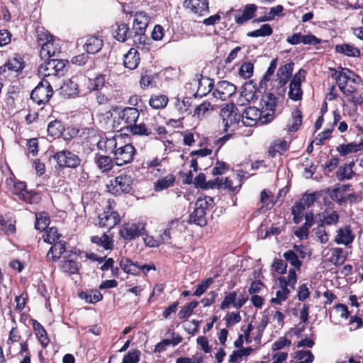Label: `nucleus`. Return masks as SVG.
Listing matches in <instances>:
<instances>
[{
	"label": "nucleus",
	"mask_w": 363,
	"mask_h": 363,
	"mask_svg": "<svg viewBox=\"0 0 363 363\" xmlns=\"http://www.w3.org/2000/svg\"><path fill=\"white\" fill-rule=\"evenodd\" d=\"M150 21V17L145 11L137 12L134 16L132 33L145 32Z\"/></svg>",
	"instance_id": "4468645a"
},
{
	"label": "nucleus",
	"mask_w": 363,
	"mask_h": 363,
	"mask_svg": "<svg viewBox=\"0 0 363 363\" xmlns=\"http://www.w3.org/2000/svg\"><path fill=\"white\" fill-rule=\"evenodd\" d=\"M120 267L123 271L132 275H138L140 274L139 264L133 262L131 259L123 257L120 260Z\"/></svg>",
	"instance_id": "a878e982"
},
{
	"label": "nucleus",
	"mask_w": 363,
	"mask_h": 363,
	"mask_svg": "<svg viewBox=\"0 0 363 363\" xmlns=\"http://www.w3.org/2000/svg\"><path fill=\"white\" fill-rule=\"evenodd\" d=\"M34 332L43 347L48 346L50 340L44 327L36 320H32Z\"/></svg>",
	"instance_id": "b1692460"
},
{
	"label": "nucleus",
	"mask_w": 363,
	"mask_h": 363,
	"mask_svg": "<svg viewBox=\"0 0 363 363\" xmlns=\"http://www.w3.org/2000/svg\"><path fill=\"white\" fill-rule=\"evenodd\" d=\"M272 120V113H264L261 109L255 106L246 108L242 113V121L245 126H253L257 123L264 125Z\"/></svg>",
	"instance_id": "f03ea898"
},
{
	"label": "nucleus",
	"mask_w": 363,
	"mask_h": 363,
	"mask_svg": "<svg viewBox=\"0 0 363 363\" xmlns=\"http://www.w3.org/2000/svg\"><path fill=\"white\" fill-rule=\"evenodd\" d=\"M292 123L288 124L287 130L290 133L296 132L302 123V113L300 109L295 108L292 113Z\"/></svg>",
	"instance_id": "e433bc0d"
},
{
	"label": "nucleus",
	"mask_w": 363,
	"mask_h": 363,
	"mask_svg": "<svg viewBox=\"0 0 363 363\" xmlns=\"http://www.w3.org/2000/svg\"><path fill=\"white\" fill-rule=\"evenodd\" d=\"M223 124V131L228 132L233 126L237 125L242 114L238 112V109L234 104H228L225 107L220 110V113Z\"/></svg>",
	"instance_id": "39448f33"
},
{
	"label": "nucleus",
	"mask_w": 363,
	"mask_h": 363,
	"mask_svg": "<svg viewBox=\"0 0 363 363\" xmlns=\"http://www.w3.org/2000/svg\"><path fill=\"white\" fill-rule=\"evenodd\" d=\"M50 224V218L45 212L40 213L36 216L35 228L40 231L45 230Z\"/></svg>",
	"instance_id": "49530a36"
},
{
	"label": "nucleus",
	"mask_w": 363,
	"mask_h": 363,
	"mask_svg": "<svg viewBox=\"0 0 363 363\" xmlns=\"http://www.w3.org/2000/svg\"><path fill=\"white\" fill-rule=\"evenodd\" d=\"M40 196L37 192L28 191L24 192L23 196H21L20 199L28 203H37L40 201Z\"/></svg>",
	"instance_id": "69168bd1"
},
{
	"label": "nucleus",
	"mask_w": 363,
	"mask_h": 363,
	"mask_svg": "<svg viewBox=\"0 0 363 363\" xmlns=\"http://www.w3.org/2000/svg\"><path fill=\"white\" fill-rule=\"evenodd\" d=\"M277 62H278L277 58L273 59L271 61L270 65H269L266 73L262 77V79H261V81L259 82V89L263 88V86H266V83L270 80L272 75L274 74V71L277 67Z\"/></svg>",
	"instance_id": "de8ad7c7"
},
{
	"label": "nucleus",
	"mask_w": 363,
	"mask_h": 363,
	"mask_svg": "<svg viewBox=\"0 0 363 363\" xmlns=\"http://www.w3.org/2000/svg\"><path fill=\"white\" fill-rule=\"evenodd\" d=\"M133 179L129 174H121L111 182L110 189L113 194L120 195L123 193H130L132 190Z\"/></svg>",
	"instance_id": "6e6552de"
},
{
	"label": "nucleus",
	"mask_w": 363,
	"mask_h": 363,
	"mask_svg": "<svg viewBox=\"0 0 363 363\" xmlns=\"http://www.w3.org/2000/svg\"><path fill=\"white\" fill-rule=\"evenodd\" d=\"M253 351L252 347H245L240 350H234L230 355L229 363H236L243 356H249Z\"/></svg>",
	"instance_id": "8fccbe9b"
},
{
	"label": "nucleus",
	"mask_w": 363,
	"mask_h": 363,
	"mask_svg": "<svg viewBox=\"0 0 363 363\" xmlns=\"http://www.w3.org/2000/svg\"><path fill=\"white\" fill-rule=\"evenodd\" d=\"M354 174L352 167L345 164L340 166L336 172V177L339 181H344L345 179H350Z\"/></svg>",
	"instance_id": "a18cd8bd"
},
{
	"label": "nucleus",
	"mask_w": 363,
	"mask_h": 363,
	"mask_svg": "<svg viewBox=\"0 0 363 363\" xmlns=\"http://www.w3.org/2000/svg\"><path fill=\"white\" fill-rule=\"evenodd\" d=\"M183 6L199 16H204L209 12L208 0H184Z\"/></svg>",
	"instance_id": "f8f14e48"
},
{
	"label": "nucleus",
	"mask_w": 363,
	"mask_h": 363,
	"mask_svg": "<svg viewBox=\"0 0 363 363\" xmlns=\"http://www.w3.org/2000/svg\"><path fill=\"white\" fill-rule=\"evenodd\" d=\"M213 81L210 78H206L203 79V81H199V88L196 91L194 94V96L195 98L199 96L200 98L206 96L207 94H208L213 87Z\"/></svg>",
	"instance_id": "c756f323"
},
{
	"label": "nucleus",
	"mask_w": 363,
	"mask_h": 363,
	"mask_svg": "<svg viewBox=\"0 0 363 363\" xmlns=\"http://www.w3.org/2000/svg\"><path fill=\"white\" fill-rule=\"evenodd\" d=\"M199 302L196 301H191L184 305L178 313V316L181 320H186L193 313L194 310L198 306Z\"/></svg>",
	"instance_id": "37998d69"
},
{
	"label": "nucleus",
	"mask_w": 363,
	"mask_h": 363,
	"mask_svg": "<svg viewBox=\"0 0 363 363\" xmlns=\"http://www.w3.org/2000/svg\"><path fill=\"white\" fill-rule=\"evenodd\" d=\"M362 143H350L346 145L342 144L337 147L336 150L341 156H346L350 153L357 152L361 150Z\"/></svg>",
	"instance_id": "f704fd0d"
},
{
	"label": "nucleus",
	"mask_w": 363,
	"mask_h": 363,
	"mask_svg": "<svg viewBox=\"0 0 363 363\" xmlns=\"http://www.w3.org/2000/svg\"><path fill=\"white\" fill-rule=\"evenodd\" d=\"M354 235L350 226H346L345 228H340L337 230V234L335 238V242L337 244H344L348 245L352 242Z\"/></svg>",
	"instance_id": "aec40b11"
},
{
	"label": "nucleus",
	"mask_w": 363,
	"mask_h": 363,
	"mask_svg": "<svg viewBox=\"0 0 363 363\" xmlns=\"http://www.w3.org/2000/svg\"><path fill=\"white\" fill-rule=\"evenodd\" d=\"M52 94L53 90L50 82L43 79L31 91L30 99L37 104L41 105L48 102Z\"/></svg>",
	"instance_id": "20e7f679"
},
{
	"label": "nucleus",
	"mask_w": 363,
	"mask_h": 363,
	"mask_svg": "<svg viewBox=\"0 0 363 363\" xmlns=\"http://www.w3.org/2000/svg\"><path fill=\"white\" fill-rule=\"evenodd\" d=\"M312 226L308 223H304L301 227L297 228L294 231V235L300 240H302L308 238L309 234V229Z\"/></svg>",
	"instance_id": "bf43d9fd"
},
{
	"label": "nucleus",
	"mask_w": 363,
	"mask_h": 363,
	"mask_svg": "<svg viewBox=\"0 0 363 363\" xmlns=\"http://www.w3.org/2000/svg\"><path fill=\"white\" fill-rule=\"evenodd\" d=\"M53 158L61 168L76 169L82 162L78 155L65 149L55 152Z\"/></svg>",
	"instance_id": "7ed1b4c3"
},
{
	"label": "nucleus",
	"mask_w": 363,
	"mask_h": 363,
	"mask_svg": "<svg viewBox=\"0 0 363 363\" xmlns=\"http://www.w3.org/2000/svg\"><path fill=\"white\" fill-rule=\"evenodd\" d=\"M60 267L65 272L69 274H75L78 272L77 263L72 259H66L61 261Z\"/></svg>",
	"instance_id": "3c124183"
},
{
	"label": "nucleus",
	"mask_w": 363,
	"mask_h": 363,
	"mask_svg": "<svg viewBox=\"0 0 363 363\" xmlns=\"http://www.w3.org/2000/svg\"><path fill=\"white\" fill-rule=\"evenodd\" d=\"M79 94L77 77H72L66 80L60 87V94L65 98L77 96Z\"/></svg>",
	"instance_id": "dca6fc26"
},
{
	"label": "nucleus",
	"mask_w": 363,
	"mask_h": 363,
	"mask_svg": "<svg viewBox=\"0 0 363 363\" xmlns=\"http://www.w3.org/2000/svg\"><path fill=\"white\" fill-rule=\"evenodd\" d=\"M140 352L138 350L129 351L124 355L122 363H138L140 361Z\"/></svg>",
	"instance_id": "680f3d73"
},
{
	"label": "nucleus",
	"mask_w": 363,
	"mask_h": 363,
	"mask_svg": "<svg viewBox=\"0 0 363 363\" xmlns=\"http://www.w3.org/2000/svg\"><path fill=\"white\" fill-rule=\"evenodd\" d=\"M213 283V279L208 278L201 281V282L197 285L195 291L193 293V296H201L209 286Z\"/></svg>",
	"instance_id": "e2e57ef3"
},
{
	"label": "nucleus",
	"mask_w": 363,
	"mask_h": 363,
	"mask_svg": "<svg viewBox=\"0 0 363 363\" xmlns=\"http://www.w3.org/2000/svg\"><path fill=\"white\" fill-rule=\"evenodd\" d=\"M99 225L101 228L111 229L120 222V216L117 211L108 206L106 211L99 215Z\"/></svg>",
	"instance_id": "9b49d317"
},
{
	"label": "nucleus",
	"mask_w": 363,
	"mask_h": 363,
	"mask_svg": "<svg viewBox=\"0 0 363 363\" xmlns=\"http://www.w3.org/2000/svg\"><path fill=\"white\" fill-rule=\"evenodd\" d=\"M257 87L252 80L245 82L242 86L241 96L247 101L253 100L256 97Z\"/></svg>",
	"instance_id": "c85d7f7f"
},
{
	"label": "nucleus",
	"mask_w": 363,
	"mask_h": 363,
	"mask_svg": "<svg viewBox=\"0 0 363 363\" xmlns=\"http://www.w3.org/2000/svg\"><path fill=\"white\" fill-rule=\"evenodd\" d=\"M47 130L50 135L58 138L63 135L65 128L61 121L55 120L48 123Z\"/></svg>",
	"instance_id": "473e14b6"
},
{
	"label": "nucleus",
	"mask_w": 363,
	"mask_h": 363,
	"mask_svg": "<svg viewBox=\"0 0 363 363\" xmlns=\"http://www.w3.org/2000/svg\"><path fill=\"white\" fill-rule=\"evenodd\" d=\"M60 235L57 233V229L55 227L50 228L46 231V235L44 237L45 242L52 244L56 242L60 238Z\"/></svg>",
	"instance_id": "13d9d810"
},
{
	"label": "nucleus",
	"mask_w": 363,
	"mask_h": 363,
	"mask_svg": "<svg viewBox=\"0 0 363 363\" xmlns=\"http://www.w3.org/2000/svg\"><path fill=\"white\" fill-rule=\"evenodd\" d=\"M65 251L66 242L64 240H60L59 242H55L54 245L50 248L46 255V258L48 261L55 262Z\"/></svg>",
	"instance_id": "f3484780"
},
{
	"label": "nucleus",
	"mask_w": 363,
	"mask_h": 363,
	"mask_svg": "<svg viewBox=\"0 0 363 363\" xmlns=\"http://www.w3.org/2000/svg\"><path fill=\"white\" fill-rule=\"evenodd\" d=\"M273 29L269 24L262 25L259 29L248 32L247 35L252 38L269 36L272 34Z\"/></svg>",
	"instance_id": "c03bdc74"
},
{
	"label": "nucleus",
	"mask_w": 363,
	"mask_h": 363,
	"mask_svg": "<svg viewBox=\"0 0 363 363\" xmlns=\"http://www.w3.org/2000/svg\"><path fill=\"white\" fill-rule=\"evenodd\" d=\"M140 62L139 53L135 48H130L124 55L123 65L129 69H135Z\"/></svg>",
	"instance_id": "6ab92c4d"
},
{
	"label": "nucleus",
	"mask_w": 363,
	"mask_h": 363,
	"mask_svg": "<svg viewBox=\"0 0 363 363\" xmlns=\"http://www.w3.org/2000/svg\"><path fill=\"white\" fill-rule=\"evenodd\" d=\"M91 241L92 243L96 244L106 250L113 248V240L106 233H104L101 237L98 235L92 236Z\"/></svg>",
	"instance_id": "bb28decb"
},
{
	"label": "nucleus",
	"mask_w": 363,
	"mask_h": 363,
	"mask_svg": "<svg viewBox=\"0 0 363 363\" xmlns=\"http://www.w3.org/2000/svg\"><path fill=\"white\" fill-rule=\"evenodd\" d=\"M105 77L103 74H98L94 79H89V87L92 91H99L104 87Z\"/></svg>",
	"instance_id": "603ef678"
},
{
	"label": "nucleus",
	"mask_w": 363,
	"mask_h": 363,
	"mask_svg": "<svg viewBox=\"0 0 363 363\" xmlns=\"http://www.w3.org/2000/svg\"><path fill=\"white\" fill-rule=\"evenodd\" d=\"M24 62L21 57L18 55H16L12 59L9 60L6 62L7 69L11 71L21 72L24 67Z\"/></svg>",
	"instance_id": "58836bf2"
},
{
	"label": "nucleus",
	"mask_w": 363,
	"mask_h": 363,
	"mask_svg": "<svg viewBox=\"0 0 363 363\" xmlns=\"http://www.w3.org/2000/svg\"><path fill=\"white\" fill-rule=\"evenodd\" d=\"M79 297L84 299L87 303H95L103 298V295L98 290H91L89 292L81 291L79 293Z\"/></svg>",
	"instance_id": "72a5a7b5"
},
{
	"label": "nucleus",
	"mask_w": 363,
	"mask_h": 363,
	"mask_svg": "<svg viewBox=\"0 0 363 363\" xmlns=\"http://www.w3.org/2000/svg\"><path fill=\"white\" fill-rule=\"evenodd\" d=\"M145 230V225L143 223H125L120 230V235L124 240H132L143 235Z\"/></svg>",
	"instance_id": "9d476101"
},
{
	"label": "nucleus",
	"mask_w": 363,
	"mask_h": 363,
	"mask_svg": "<svg viewBox=\"0 0 363 363\" xmlns=\"http://www.w3.org/2000/svg\"><path fill=\"white\" fill-rule=\"evenodd\" d=\"M329 260L335 266L342 265L345 260L343 250L340 247L331 249V256L330 257Z\"/></svg>",
	"instance_id": "79ce46f5"
},
{
	"label": "nucleus",
	"mask_w": 363,
	"mask_h": 363,
	"mask_svg": "<svg viewBox=\"0 0 363 363\" xmlns=\"http://www.w3.org/2000/svg\"><path fill=\"white\" fill-rule=\"evenodd\" d=\"M329 196L333 201H337L340 205L346 201L342 191L339 188H335L330 191Z\"/></svg>",
	"instance_id": "338daca9"
},
{
	"label": "nucleus",
	"mask_w": 363,
	"mask_h": 363,
	"mask_svg": "<svg viewBox=\"0 0 363 363\" xmlns=\"http://www.w3.org/2000/svg\"><path fill=\"white\" fill-rule=\"evenodd\" d=\"M106 145L114 146L113 162L117 166H123L130 163L134 159L136 150L131 144H126L120 147H117V143L114 138L107 139L105 141Z\"/></svg>",
	"instance_id": "f257e3e1"
},
{
	"label": "nucleus",
	"mask_w": 363,
	"mask_h": 363,
	"mask_svg": "<svg viewBox=\"0 0 363 363\" xmlns=\"http://www.w3.org/2000/svg\"><path fill=\"white\" fill-rule=\"evenodd\" d=\"M330 70L332 72L331 77L336 81L342 93H345V86L352 79V76L357 77V74L347 67L339 66L337 69L330 68ZM346 92H347V94L350 93L349 91H346Z\"/></svg>",
	"instance_id": "423d86ee"
},
{
	"label": "nucleus",
	"mask_w": 363,
	"mask_h": 363,
	"mask_svg": "<svg viewBox=\"0 0 363 363\" xmlns=\"http://www.w3.org/2000/svg\"><path fill=\"white\" fill-rule=\"evenodd\" d=\"M254 65L251 62H244L239 69V74L244 79H249L253 74Z\"/></svg>",
	"instance_id": "864d4df0"
},
{
	"label": "nucleus",
	"mask_w": 363,
	"mask_h": 363,
	"mask_svg": "<svg viewBox=\"0 0 363 363\" xmlns=\"http://www.w3.org/2000/svg\"><path fill=\"white\" fill-rule=\"evenodd\" d=\"M126 129L131 134L135 135L152 136L154 135V132L152 128H148V125L145 123L132 124L130 125H128Z\"/></svg>",
	"instance_id": "5701e85b"
},
{
	"label": "nucleus",
	"mask_w": 363,
	"mask_h": 363,
	"mask_svg": "<svg viewBox=\"0 0 363 363\" xmlns=\"http://www.w3.org/2000/svg\"><path fill=\"white\" fill-rule=\"evenodd\" d=\"M37 40L39 45L41 46L40 51V56L41 58L46 57H54L55 51H50V47L52 46V38L48 32L45 31L43 28L36 30Z\"/></svg>",
	"instance_id": "1a4fd4ad"
},
{
	"label": "nucleus",
	"mask_w": 363,
	"mask_h": 363,
	"mask_svg": "<svg viewBox=\"0 0 363 363\" xmlns=\"http://www.w3.org/2000/svg\"><path fill=\"white\" fill-rule=\"evenodd\" d=\"M11 183L13 184V188L12 189V192L13 194H16L18 196V198H21V196H23L24 194V192H26V184L24 182H14L12 180H10L9 182H7V184L10 185Z\"/></svg>",
	"instance_id": "4d7b16f0"
},
{
	"label": "nucleus",
	"mask_w": 363,
	"mask_h": 363,
	"mask_svg": "<svg viewBox=\"0 0 363 363\" xmlns=\"http://www.w3.org/2000/svg\"><path fill=\"white\" fill-rule=\"evenodd\" d=\"M283 257L286 262H289V264L294 267V269L299 270L301 267L302 262L298 259L296 252L294 250H289L286 251L284 253Z\"/></svg>",
	"instance_id": "a19ab883"
},
{
	"label": "nucleus",
	"mask_w": 363,
	"mask_h": 363,
	"mask_svg": "<svg viewBox=\"0 0 363 363\" xmlns=\"http://www.w3.org/2000/svg\"><path fill=\"white\" fill-rule=\"evenodd\" d=\"M257 6L254 4H246L243 9H240L235 11V23L241 26L248 21L252 19L255 16Z\"/></svg>",
	"instance_id": "ddd939ff"
},
{
	"label": "nucleus",
	"mask_w": 363,
	"mask_h": 363,
	"mask_svg": "<svg viewBox=\"0 0 363 363\" xmlns=\"http://www.w3.org/2000/svg\"><path fill=\"white\" fill-rule=\"evenodd\" d=\"M314 231L321 243H326L328 241V235L325 231L324 225L320 223L318 226L314 229Z\"/></svg>",
	"instance_id": "774afa93"
},
{
	"label": "nucleus",
	"mask_w": 363,
	"mask_h": 363,
	"mask_svg": "<svg viewBox=\"0 0 363 363\" xmlns=\"http://www.w3.org/2000/svg\"><path fill=\"white\" fill-rule=\"evenodd\" d=\"M116 26L117 28L113 33V37L118 41L124 43L132 37V31L130 30L128 24L125 23H117Z\"/></svg>",
	"instance_id": "412c9836"
},
{
	"label": "nucleus",
	"mask_w": 363,
	"mask_h": 363,
	"mask_svg": "<svg viewBox=\"0 0 363 363\" xmlns=\"http://www.w3.org/2000/svg\"><path fill=\"white\" fill-rule=\"evenodd\" d=\"M277 99L273 93L268 92L262 96L260 101L261 110L264 113H272L274 118Z\"/></svg>",
	"instance_id": "2eb2a0df"
},
{
	"label": "nucleus",
	"mask_w": 363,
	"mask_h": 363,
	"mask_svg": "<svg viewBox=\"0 0 363 363\" xmlns=\"http://www.w3.org/2000/svg\"><path fill=\"white\" fill-rule=\"evenodd\" d=\"M295 357L304 363H311L314 359V355L310 350H298L296 352Z\"/></svg>",
	"instance_id": "0e129e2a"
},
{
	"label": "nucleus",
	"mask_w": 363,
	"mask_h": 363,
	"mask_svg": "<svg viewBox=\"0 0 363 363\" xmlns=\"http://www.w3.org/2000/svg\"><path fill=\"white\" fill-rule=\"evenodd\" d=\"M174 181L175 177L173 174H169L166 177L157 180L155 183V190L156 191H160L166 189L171 186L174 184Z\"/></svg>",
	"instance_id": "c9c22d12"
},
{
	"label": "nucleus",
	"mask_w": 363,
	"mask_h": 363,
	"mask_svg": "<svg viewBox=\"0 0 363 363\" xmlns=\"http://www.w3.org/2000/svg\"><path fill=\"white\" fill-rule=\"evenodd\" d=\"M206 213L195 206L194 211L189 216V222L194 223L199 226H204L207 224L206 218Z\"/></svg>",
	"instance_id": "7c9ffc66"
},
{
	"label": "nucleus",
	"mask_w": 363,
	"mask_h": 363,
	"mask_svg": "<svg viewBox=\"0 0 363 363\" xmlns=\"http://www.w3.org/2000/svg\"><path fill=\"white\" fill-rule=\"evenodd\" d=\"M339 220V215L335 211L330 213H323V218L320 223L325 225H331L336 224Z\"/></svg>",
	"instance_id": "6e6d98bb"
},
{
	"label": "nucleus",
	"mask_w": 363,
	"mask_h": 363,
	"mask_svg": "<svg viewBox=\"0 0 363 363\" xmlns=\"http://www.w3.org/2000/svg\"><path fill=\"white\" fill-rule=\"evenodd\" d=\"M47 57L48 61H46L44 65H40V69L45 72V76L55 75V58H51L52 57Z\"/></svg>",
	"instance_id": "5fc2aeb1"
},
{
	"label": "nucleus",
	"mask_w": 363,
	"mask_h": 363,
	"mask_svg": "<svg viewBox=\"0 0 363 363\" xmlns=\"http://www.w3.org/2000/svg\"><path fill=\"white\" fill-rule=\"evenodd\" d=\"M294 67V63L292 62L281 66L277 71V77H281L289 80L292 75Z\"/></svg>",
	"instance_id": "09e8293b"
},
{
	"label": "nucleus",
	"mask_w": 363,
	"mask_h": 363,
	"mask_svg": "<svg viewBox=\"0 0 363 363\" xmlns=\"http://www.w3.org/2000/svg\"><path fill=\"white\" fill-rule=\"evenodd\" d=\"M168 103V98L165 95H153L149 100L150 106L155 109L164 108Z\"/></svg>",
	"instance_id": "4c0bfd02"
},
{
	"label": "nucleus",
	"mask_w": 363,
	"mask_h": 363,
	"mask_svg": "<svg viewBox=\"0 0 363 363\" xmlns=\"http://www.w3.org/2000/svg\"><path fill=\"white\" fill-rule=\"evenodd\" d=\"M103 47V41L96 36H91L84 45L85 50L89 54H95L99 52Z\"/></svg>",
	"instance_id": "393cba45"
},
{
	"label": "nucleus",
	"mask_w": 363,
	"mask_h": 363,
	"mask_svg": "<svg viewBox=\"0 0 363 363\" xmlns=\"http://www.w3.org/2000/svg\"><path fill=\"white\" fill-rule=\"evenodd\" d=\"M336 52L343 54L347 57H359L360 50L350 44L337 45L335 48Z\"/></svg>",
	"instance_id": "cd10ccee"
},
{
	"label": "nucleus",
	"mask_w": 363,
	"mask_h": 363,
	"mask_svg": "<svg viewBox=\"0 0 363 363\" xmlns=\"http://www.w3.org/2000/svg\"><path fill=\"white\" fill-rule=\"evenodd\" d=\"M236 291H232L227 294L220 304V309L225 310L226 308H228L230 305H233V306L235 307V304H236Z\"/></svg>",
	"instance_id": "052dcab7"
},
{
	"label": "nucleus",
	"mask_w": 363,
	"mask_h": 363,
	"mask_svg": "<svg viewBox=\"0 0 363 363\" xmlns=\"http://www.w3.org/2000/svg\"><path fill=\"white\" fill-rule=\"evenodd\" d=\"M217 86L220 89L221 94H223V98H228L234 94L236 91V86L228 82V81H220L217 84Z\"/></svg>",
	"instance_id": "ea45409f"
},
{
	"label": "nucleus",
	"mask_w": 363,
	"mask_h": 363,
	"mask_svg": "<svg viewBox=\"0 0 363 363\" xmlns=\"http://www.w3.org/2000/svg\"><path fill=\"white\" fill-rule=\"evenodd\" d=\"M140 113L138 110L134 107H125L119 114V118L125 121L128 125L136 123Z\"/></svg>",
	"instance_id": "a211bd4d"
},
{
	"label": "nucleus",
	"mask_w": 363,
	"mask_h": 363,
	"mask_svg": "<svg viewBox=\"0 0 363 363\" xmlns=\"http://www.w3.org/2000/svg\"><path fill=\"white\" fill-rule=\"evenodd\" d=\"M306 70L300 69L292 77L289 84V97L293 101L301 99L303 91L301 87V82L305 80Z\"/></svg>",
	"instance_id": "0eeeda50"
},
{
	"label": "nucleus",
	"mask_w": 363,
	"mask_h": 363,
	"mask_svg": "<svg viewBox=\"0 0 363 363\" xmlns=\"http://www.w3.org/2000/svg\"><path fill=\"white\" fill-rule=\"evenodd\" d=\"M94 162L97 167L103 172L111 170L113 167V164L114 163L113 158L111 159L108 156L102 155L99 153L95 155Z\"/></svg>",
	"instance_id": "4be33fe9"
},
{
	"label": "nucleus",
	"mask_w": 363,
	"mask_h": 363,
	"mask_svg": "<svg viewBox=\"0 0 363 363\" xmlns=\"http://www.w3.org/2000/svg\"><path fill=\"white\" fill-rule=\"evenodd\" d=\"M178 222L179 220L175 219L172 220L168 223L167 227L164 229L162 233L158 236L161 244L169 242V240H171V234L174 229L178 227Z\"/></svg>",
	"instance_id": "2f4dec72"
}]
</instances>
